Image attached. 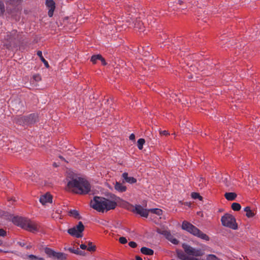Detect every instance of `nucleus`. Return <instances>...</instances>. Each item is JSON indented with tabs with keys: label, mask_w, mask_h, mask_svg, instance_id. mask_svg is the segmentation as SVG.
<instances>
[{
	"label": "nucleus",
	"mask_w": 260,
	"mask_h": 260,
	"mask_svg": "<svg viewBox=\"0 0 260 260\" xmlns=\"http://www.w3.org/2000/svg\"><path fill=\"white\" fill-rule=\"evenodd\" d=\"M67 187L69 190L79 194H86L91 190L89 182L81 177L72 179L68 182Z\"/></svg>",
	"instance_id": "1"
},
{
	"label": "nucleus",
	"mask_w": 260,
	"mask_h": 260,
	"mask_svg": "<svg viewBox=\"0 0 260 260\" xmlns=\"http://www.w3.org/2000/svg\"><path fill=\"white\" fill-rule=\"evenodd\" d=\"M116 206V202L99 197H94L93 200L90 202L91 207L98 212L103 213L105 211L114 209Z\"/></svg>",
	"instance_id": "2"
},
{
	"label": "nucleus",
	"mask_w": 260,
	"mask_h": 260,
	"mask_svg": "<svg viewBox=\"0 0 260 260\" xmlns=\"http://www.w3.org/2000/svg\"><path fill=\"white\" fill-rule=\"evenodd\" d=\"M13 221L18 226L32 233H35L39 230V224L29 219L17 217L14 218Z\"/></svg>",
	"instance_id": "3"
},
{
	"label": "nucleus",
	"mask_w": 260,
	"mask_h": 260,
	"mask_svg": "<svg viewBox=\"0 0 260 260\" xmlns=\"http://www.w3.org/2000/svg\"><path fill=\"white\" fill-rule=\"evenodd\" d=\"M182 229L201 239L205 241L209 240V237L208 236L203 233L196 226L186 221H183L182 224Z\"/></svg>",
	"instance_id": "4"
},
{
	"label": "nucleus",
	"mask_w": 260,
	"mask_h": 260,
	"mask_svg": "<svg viewBox=\"0 0 260 260\" xmlns=\"http://www.w3.org/2000/svg\"><path fill=\"white\" fill-rule=\"evenodd\" d=\"M221 223L223 226L229 228L233 230L238 228L237 224L235 217L231 214L226 213L221 217Z\"/></svg>",
	"instance_id": "5"
},
{
	"label": "nucleus",
	"mask_w": 260,
	"mask_h": 260,
	"mask_svg": "<svg viewBox=\"0 0 260 260\" xmlns=\"http://www.w3.org/2000/svg\"><path fill=\"white\" fill-rule=\"evenodd\" d=\"M84 230V226L81 221H79L78 224L72 228L68 230V233L72 236L77 238H81L83 236L82 232Z\"/></svg>",
	"instance_id": "6"
},
{
	"label": "nucleus",
	"mask_w": 260,
	"mask_h": 260,
	"mask_svg": "<svg viewBox=\"0 0 260 260\" xmlns=\"http://www.w3.org/2000/svg\"><path fill=\"white\" fill-rule=\"evenodd\" d=\"M182 246L185 252L188 255L199 256H202L204 254L203 251L201 249L194 248L186 244H183Z\"/></svg>",
	"instance_id": "7"
},
{
	"label": "nucleus",
	"mask_w": 260,
	"mask_h": 260,
	"mask_svg": "<svg viewBox=\"0 0 260 260\" xmlns=\"http://www.w3.org/2000/svg\"><path fill=\"white\" fill-rule=\"evenodd\" d=\"M133 211L146 218L148 217L149 212H150L149 209H144L141 205H136Z\"/></svg>",
	"instance_id": "8"
},
{
	"label": "nucleus",
	"mask_w": 260,
	"mask_h": 260,
	"mask_svg": "<svg viewBox=\"0 0 260 260\" xmlns=\"http://www.w3.org/2000/svg\"><path fill=\"white\" fill-rule=\"evenodd\" d=\"M46 5L48 7V16L51 17L53 15V12L55 8V3L53 0H46Z\"/></svg>",
	"instance_id": "9"
},
{
	"label": "nucleus",
	"mask_w": 260,
	"mask_h": 260,
	"mask_svg": "<svg viewBox=\"0 0 260 260\" xmlns=\"http://www.w3.org/2000/svg\"><path fill=\"white\" fill-rule=\"evenodd\" d=\"M39 201L40 203L42 204V205H44L46 203H51L52 201V198L50 194L46 193L42 196L40 197Z\"/></svg>",
	"instance_id": "10"
},
{
	"label": "nucleus",
	"mask_w": 260,
	"mask_h": 260,
	"mask_svg": "<svg viewBox=\"0 0 260 260\" xmlns=\"http://www.w3.org/2000/svg\"><path fill=\"white\" fill-rule=\"evenodd\" d=\"M37 115L35 114H31L28 116H26L27 125L31 124L36 122L37 120Z\"/></svg>",
	"instance_id": "11"
},
{
	"label": "nucleus",
	"mask_w": 260,
	"mask_h": 260,
	"mask_svg": "<svg viewBox=\"0 0 260 260\" xmlns=\"http://www.w3.org/2000/svg\"><path fill=\"white\" fill-rule=\"evenodd\" d=\"M122 177L124 181L127 183L133 184L137 182V179L133 177H128V173L124 172L122 174Z\"/></svg>",
	"instance_id": "12"
},
{
	"label": "nucleus",
	"mask_w": 260,
	"mask_h": 260,
	"mask_svg": "<svg viewBox=\"0 0 260 260\" xmlns=\"http://www.w3.org/2000/svg\"><path fill=\"white\" fill-rule=\"evenodd\" d=\"M14 119H15V122L20 125H27L26 116H17Z\"/></svg>",
	"instance_id": "13"
},
{
	"label": "nucleus",
	"mask_w": 260,
	"mask_h": 260,
	"mask_svg": "<svg viewBox=\"0 0 260 260\" xmlns=\"http://www.w3.org/2000/svg\"><path fill=\"white\" fill-rule=\"evenodd\" d=\"M16 34L17 31L16 30H13L11 32L7 35L6 39L10 43L13 42L16 39Z\"/></svg>",
	"instance_id": "14"
},
{
	"label": "nucleus",
	"mask_w": 260,
	"mask_h": 260,
	"mask_svg": "<svg viewBox=\"0 0 260 260\" xmlns=\"http://www.w3.org/2000/svg\"><path fill=\"white\" fill-rule=\"evenodd\" d=\"M176 252L177 256L181 260H189L190 258L187 255V254L182 250H177Z\"/></svg>",
	"instance_id": "15"
},
{
	"label": "nucleus",
	"mask_w": 260,
	"mask_h": 260,
	"mask_svg": "<svg viewBox=\"0 0 260 260\" xmlns=\"http://www.w3.org/2000/svg\"><path fill=\"white\" fill-rule=\"evenodd\" d=\"M67 256V255L64 253L55 252L53 258L57 260H66Z\"/></svg>",
	"instance_id": "16"
},
{
	"label": "nucleus",
	"mask_w": 260,
	"mask_h": 260,
	"mask_svg": "<svg viewBox=\"0 0 260 260\" xmlns=\"http://www.w3.org/2000/svg\"><path fill=\"white\" fill-rule=\"evenodd\" d=\"M115 189L119 192H123L126 191V187L121 183L116 182L115 184Z\"/></svg>",
	"instance_id": "17"
},
{
	"label": "nucleus",
	"mask_w": 260,
	"mask_h": 260,
	"mask_svg": "<svg viewBox=\"0 0 260 260\" xmlns=\"http://www.w3.org/2000/svg\"><path fill=\"white\" fill-rule=\"evenodd\" d=\"M141 252L145 255H152L154 253V251L152 249L147 248L146 247H143L141 249Z\"/></svg>",
	"instance_id": "18"
},
{
	"label": "nucleus",
	"mask_w": 260,
	"mask_h": 260,
	"mask_svg": "<svg viewBox=\"0 0 260 260\" xmlns=\"http://www.w3.org/2000/svg\"><path fill=\"white\" fill-rule=\"evenodd\" d=\"M224 197L228 201H233L237 197V194L234 192H226Z\"/></svg>",
	"instance_id": "19"
},
{
	"label": "nucleus",
	"mask_w": 260,
	"mask_h": 260,
	"mask_svg": "<svg viewBox=\"0 0 260 260\" xmlns=\"http://www.w3.org/2000/svg\"><path fill=\"white\" fill-rule=\"evenodd\" d=\"M134 27L136 29L137 28L138 29V30L140 31H144V30L143 29V24L142 22H141L139 20L137 21L135 23Z\"/></svg>",
	"instance_id": "20"
},
{
	"label": "nucleus",
	"mask_w": 260,
	"mask_h": 260,
	"mask_svg": "<svg viewBox=\"0 0 260 260\" xmlns=\"http://www.w3.org/2000/svg\"><path fill=\"white\" fill-rule=\"evenodd\" d=\"M244 211L246 212V215L248 218L252 217L254 215V213L248 206L244 208Z\"/></svg>",
	"instance_id": "21"
},
{
	"label": "nucleus",
	"mask_w": 260,
	"mask_h": 260,
	"mask_svg": "<svg viewBox=\"0 0 260 260\" xmlns=\"http://www.w3.org/2000/svg\"><path fill=\"white\" fill-rule=\"evenodd\" d=\"M167 236L168 239L170 242H171L173 244H175V245H177L179 243V241L177 239H176V238H175L174 237H173L170 234V233L167 232Z\"/></svg>",
	"instance_id": "22"
},
{
	"label": "nucleus",
	"mask_w": 260,
	"mask_h": 260,
	"mask_svg": "<svg viewBox=\"0 0 260 260\" xmlns=\"http://www.w3.org/2000/svg\"><path fill=\"white\" fill-rule=\"evenodd\" d=\"M37 55L39 56L41 60V61L44 63V65L46 68H49V66L48 62L45 60V59L43 57L42 55V52L41 51H38L37 52Z\"/></svg>",
	"instance_id": "23"
},
{
	"label": "nucleus",
	"mask_w": 260,
	"mask_h": 260,
	"mask_svg": "<svg viewBox=\"0 0 260 260\" xmlns=\"http://www.w3.org/2000/svg\"><path fill=\"white\" fill-rule=\"evenodd\" d=\"M45 252L49 257L53 258L55 251L49 248L46 247L45 249Z\"/></svg>",
	"instance_id": "24"
},
{
	"label": "nucleus",
	"mask_w": 260,
	"mask_h": 260,
	"mask_svg": "<svg viewBox=\"0 0 260 260\" xmlns=\"http://www.w3.org/2000/svg\"><path fill=\"white\" fill-rule=\"evenodd\" d=\"M145 143V140L143 138L139 139L137 141L138 148L140 150H142L143 147V145Z\"/></svg>",
	"instance_id": "25"
},
{
	"label": "nucleus",
	"mask_w": 260,
	"mask_h": 260,
	"mask_svg": "<svg viewBox=\"0 0 260 260\" xmlns=\"http://www.w3.org/2000/svg\"><path fill=\"white\" fill-rule=\"evenodd\" d=\"M150 212L152 213L158 215H160L162 214V210L157 208H153L149 209Z\"/></svg>",
	"instance_id": "26"
},
{
	"label": "nucleus",
	"mask_w": 260,
	"mask_h": 260,
	"mask_svg": "<svg viewBox=\"0 0 260 260\" xmlns=\"http://www.w3.org/2000/svg\"><path fill=\"white\" fill-rule=\"evenodd\" d=\"M232 208L234 211H239L241 209V205L238 203H233L232 204Z\"/></svg>",
	"instance_id": "27"
},
{
	"label": "nucleus",
	"mask_w": 260,
	"mask_h": 260,
	"mask_svg": "<svg viewBox=\"0 0 260 260\" xmlns=\"http://www.w3.org/2000/svg\"><path fill=\"white\" fill-rule=\"evenodd\" d=\"M102 58V55L98 54V55H94L92 56L91 58V61L93 63H95L96 62V61L97 60H100V59Z\"/></svg>",
	"instance_id": "28"
},
{
	"label": "nucleus",
	"mask_w": 260,
	"mask_h": 260,
	"mask_svg": "<svg viewBox=\"0 0 260 260\" xmlns=\"http://www.w3.org/2000/svg\"><path fill=\"white\" fill-rule=\"evenodd\" d=\"M191 196L193 199H199L200 201L203 200V197L197 192H192Z\"/></svg>",
	"instance_id": "29"
},
{
	"label": "nucleus",
	"mask_w": 260,
	"mask_h": 260,
	"mask_svg": "<svg viewBox=\"0 0 260 260\" xmlns=\"http://www.w3.org/2000/svg\"><path fill=\"white\" fill-rule=\"evenodd\" d=\"M41 80V77L39 74L34 75L32 77V80H31V82L34 83V81L39 82Z\"/></svg>",
	"instance_id": "30"
},
{
	"label": "nucleus",
	"mask_w": 260,
	"mask_h": 260,
	"mask_svg": "<svg viewBox=\"0 0 260 260\" xmlns=\"http://www.w3.org/2000/svg\"><path fill=\"white\" fill-rule=\"evenodd\" d=\"M70 213L71 215H72L75 218H79V214L77 210H72L70 211Z\"/></svg>",
	"instance_id": "31"
},
{
	"label": "nucleus",
	"mask_w": 260,
	"mask_h": 260,
	"mask_svg": "<svg viewBox=\"0 0 260 260\" xmlns=\"http://www.w3.org/2000/svg\"><path fill=\"white\" fill-rule=\"evenodd\" d=\"M5 11V9L4 3L0 0V16L4 14Z\"/></svg>",
	"instance_id": "32"
},
{
	"label": "nucleus",
	"mask_w": 260,
	"mask_h": 260,
	"mask_svg": "<svg viewBox=\"0 0 260 260\" xmlns=\"http://www.w3.org/2000/svg\"><path fill=\"white\" fill-rule=\"evenodd\" d=\"M87 250L89 251H94L95 250V246L94 245H92V243L89 242L88 243Z\"/></svg>",
	"instance_id": "33"
},
{
	"label": "nucleus",
	"mask_w": 260,
	"mask_h": 260,
	"mask_svg": "<svg viewBox=\"0 0 260 260\" xmlns=\"http://www.w3.org/2000/svg\"><path fill=\"white\" fill-rule=\"evenodd\" d=\"M205 180L203 177H201L199 179V186H200L201 188L204 187V184L205 183Z\"/></svg>",
	"instance_id": "34"
},
{
	"label": "nucleus",
	"mask_w": 260,
	"mask_h": 260,
	"mask_svg": "<svg viewBox=\"0 0 260 260\" xmlns=\"http://www.w3.org/2000/svg\"><path fill=\"white\" fill-rule=\"evenodd\" d=\"M68 250L71 252V253H75L76 254H78L79 248H77V249H74V248H69L68 249Z\"/></svg>",
	"instance_id": "35"
},
{
	"label": "nucleus",
	"mask_w": 260,
	"mask_h": 260,
	"mask_svg": "<svg viewBox=\"0 0 260 260\" xmlns=\"http://www.w3.org/2000/svg\"><path fill=\"white\" fill-rule=\"evenodd\" d=\"M119 241L121 244H125L127 243V240L124 237H121L119 239Z\"/></svg>",
	"instance_id": "36"
},
{
	"label": "nucleus",
	"mask_w": 260,
	"mask_h": 260,
	"mask_svg": "<svg viewBox=\"0 0 260 260\" xmlns=\"http://www.w3.org/2000/svg\"><path fill=\"white\" fill-rule=\"evenodd\" d=\"M128 245L130 247H131L132 248H135L137 246V243L134 241L129 242L128 243Z\"/></svg>",
	"instance_id": "37"
},
{
	"label": "nucleus",
	"mask_w": 260,
	"mask_h": 260,
	"mask_svg": "<svg viewBox=\"0 0 260 260\" xmlns=\"http://www.w3.org/2000/svg\"><path fill=\"white\" fill-rule=\"evenodd\" d=\"M28 257L30 260H37V258H38V257H37L36 255H34L33 254L28 255Z\"/></svg>",
	"instance_id": "38"
},
{
	"label": "nucleus",
	"mask_w": 260,
	"mask_h": 260,
	"mask_svg": "<svg viewBox=\"0 0 260 260\" xmlns=\"http://www.w3.org/2000/svg\"><path fill=\"white\" fill-rule=\"evenodd\" d=\"M160 134L161 135L167 136L169 135V133L167 131H160Z\"/></svg>",
	"instance_id": "39"
},
{
	"label": "nucleus",
	"mask_w": 260,
	"mask_h": 260,
	"mask_svg": "<svg viewBox=\"0 0 260 260\" xmlns=\"http://www.w3.org/2000/svg\"><path fill=\"white\" fill-rule=\"evenodd\" d=\"M6 235V232L3 229H0V236H5Z\"/></svg>",
	"instance_id": "40"
},
{
	"label": "nucleus",
	"mask_w": 260,
	"mask_h": 260,
	"mask_svg": "<svg viewBox=\"0 0 260 260\" xmlns=\"http://www.w3.org/2000/svg\"><path fill=\"white\" fill-rule=\"evenodd\" d=\"M131 140L134 141L135 139V136L134 134H132L129 137Z\"/></svg>",
	"instance_id": "41"
},
{
	"label": "nucleus",
	"mask_w": 260,
	"mask_h": 260,
	"mask_svg": "<svg viewBox=\"0 0 260 260\" xmlns=\"http://www.w3.org/2000/svg\"><path fill=\"white\" fill-rule=\"evenodd\" d=\"M85 254V252L84 251H81V250H80L79 249V251H78V254L77 255H84Z\"/></svg>",
	"instance_id": "42"
},
{
	"label": "nucleus",
	"mask_w": 260,
	"mask_h": 260,
	"mask_svg": "<svg viewBox=\"0 0 260 260\" xmlns=\"http://www.w3.org/2000/svg\"><path fill=\"white\" fill-rule=\"evenodd\" d=\"M100 60L101 61L103 65H104V66L106 65L107 63H106L105 59L103 57H102V58L100 59Z\"/></svg>",
	"instance_id": "43"
},
{
	"label": "nucleus",
	"mask_w": 260,
	"mask_h": 260,
	"mask_svg": "<svg viewBox=\"0 0 260 260\" xmlns=\"http://www.w3.org/2000/svg\"><path fill=\"white\" fill-rule=\"evenodd\" d=\"M80 247L82 249H86L87 248V246L83 244H81Z\"/></svg>",
	"instance_id": "44"
},
{
	"label": "nucleus",
	"mask_w": 260,
	"mask_h": 260,
	"mask_svg": "<svg viewBox=\"0 0 260 260\" xmlns=\"http://www.w3.org/2000/svg\"><path fill=\"white\" fill-rule=\"evenodd\" d=\"M136 260H142V258H141L139 256H136Z\"/></svg>",
	"instance_id": "45"
},
{
	"label": "nucleus",
	"mask_w": 260,
	"mask_h": 260,
	"mask_svg": "<svg viewBox=\"0 0 260 260\" xmlns=\"http://www.w3.org/2000/svg\"><path fill=\"white\" fill-rule=\"evenodd\" d=\"M177 2H178V3L179 4H180V5H181V4H182V3H183V1H181V0H178V1H177Z\"/></svg>",
	"instance_id": "46"
},
{
	"label": "nucleus",
	"mask_w": 260,
	"mask_h": 260,
	"mask_svg": "<svg viewBox=\"0 0 260 260\" xmlns=\"http://www.w3.org/2000/svg\"><path fill=\"white\" fill-rule=\"evenodd\" d=\"M37 260H45L43 258L38 257Z\"/></svg>",
	"instance_id": "47"
},
{
	"label": "nucleus",
	"mask_w": 260,
	"mask_h": 260,
	"mask_svg": "<svg viewBox=\"0 0 260 260\" xmlns=\"http://www.w3.org/2000/svg\"><path fill=\"white\" fill-rule=\"evenodd\" d=\"M59 157H60V159H64V158H63V157H62V156H59Z\"/></svg>",
	"instance_id": "48"
},
{
	"label": "nucleus",
	"mask_w": 260,
	"mask_h": 260,
	"mask_svg": "<svg viewBox=\"0 0 260 260\" xmlns=\"http://www.w3.org/2000/svg\"><path fill=\"white\" fill-rule=\"evenodd\" d=\"M53 165H54V166H55V167H56V166H57V165H56V164L55 163H54Z\"/></svg>",
	"instance_id": "49"
},
{
	"label": "nucleus",
	"mask_w": 260,
	"mask_h": 260,
	"mask_svg": "<svg viewBox=\"0 0 260 260\" xmlns=\"http://www.w3.org/2000/svg\"><path fill=\"white\" fill-rule=\"evenodd\" d=\"M1 244H2V241H0V245H1Z\"/></svg>",
	"instance_id": "50"
}]
</instances>
